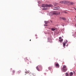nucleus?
Here are the masks:
<instances>
[{
  "instance_id": "obj_1",
  "label": "nucleus",
  "mask_w": 76,
  "mask_h": 76,
  "mask_svg": "<svg viewBox=\"0 0 76 76\" xmlns=\"http://www.w3.org/2000/svg\"><path fill=\"white\" fill-rule=\"evenodd\" d=\"M60 12H51L50 13L49 15L50 16H52L53 15H60Z\"/></svg>"
},
{
  "instance_id": "obj_2",
  "label": "nucleus",
  "mask_w": 76,
  "mask_h": 76,
  "mask_svg": "<svg viewBox=\"0 0 76 76\" xmlns=\"http://www.w3.org/2000/svg\"><path fill=\"white\" fill-rule=\"evenodd\" d=\"M53 5L52 4H43L42 5V7H53Z\"/></svg>"
},
{
  "instance_id": "obj_3",
  "label": "nucleus",
  "mask_w": 76,
  "mask_h": 76,
  "mask_svg": "<svg viewBox=\"0 0 76 76\" xmlns=\"http://www.w3.org/2000/svg\"><path fill=\"white\" fill-rule=\"evenodd\" d=\"M62 69L64 71V72H66V71H67V69L66 68V66L65 65H64L63 66V68H62Z\"/></svg>"
},
{
  "instance_id": "obj_4",
  "label": "nucleus",
  "mask_w": 76,
  "mask_h": 76,
  "mask_svg": "<svg viewBox=\"0 0 76 76\" xmlns=\"http://www.w3.org/2000/svg\"><path fill=\"white\" fill-rule=\"evenodd\" d=\"M38 67H39V68H40V69H41V71L42 70V67L41 66H37L36 67V69L37 70H38V71H40V70H39V69Z\"/></svg>"
},
{
  "instance_id": "obj_5",
  "label": "nucleus",
  "mask_w": 76,
  "mask_h": 76,
  "mask_svg": "<svg viewBox=\"0 0 76 76\" xmlns=\"http://www.w3.org/2000/svg\"><path fill=\"white\" fill-rule=\"evenodd\" d=\"M70 1H65L64 4H69Z\"/></svg>"
},
{
  "instance_id": "obj_6",
  "label": "nucleus",
  "mask_w": 76,
  "mask_h": 76,
  "mask_svg": "<svg viewBox=\"0 0 76 76\" xmlns=\"http://www.w3.org/2000/svg\"><path fill=\"white\" fill-rule=\"evenodd\" d=\"M75 4V3L73 2L69 1V5H73Z\"/></svg>"
},
{
  "instance_id": "obj_7",
  "label": "nucleus",
  "mask_w": 76,
  "mask_h": 76,
  "mask_svg": "<svg viewBox=\"0 0 76 76\" xmlns=\"http://www.w3.org/2000/svg\"><path fill=\"white\" fill-rule=\"evenodd\" d=\"M55 66L56 67H57L58 68H59V67H60V65H59V64H55Z\"/></svg>"
},
{
  "instance_id": "obj_8",
  "label": "nucleus",
  "mask_w": 76,
  "mask_h": 76,
  "mask_svg": "<svg viewBox=\"0 0 76 76\" xmlns=\"http://www.w3.org/2000/svg\"><path fill=\"white\" fill-rule=\"evenodd\" d=\"M73 75V73L72 72H70L69 73V76H72Z\"/></svg>"
},
{
  "instance_id": "obj_9",
  "label": "nucleus",
  "mask_w": 76,
  "mask_h": 76,
  "mask_svg": "<svg viewBox=\"0 0 76 76\" xmlns=\"http://www.w3.org/2000/svg\"><path fill=\"white\" fill-rule=\"evenodd\" d=\"M60 3H62V4H64L65 1H61L60 2Z\"/></svg>"
},
{
  "instance_id": "obj_10",
  "label": "nucleus",
  "mask_w": 76,
  "mask_h": 76,
  "mask_svg": "<svg viewBox=\"0 0 76 76\" xmlns=\"http://www.w3.org/2000/svg\"><path fill=\"white\" fill-rule=\"evenodd\" d=\"M63 39H59V41L60 42H63Z\"/></svg>"
},
{
  "instance_id": "obj_11",
  "label": "nucleus",
  "mask_w": 76,
  "mask_h": 76,
  "mask_svg": "<svg viewBox=\"0 0 76 76\" xmlns=\"http://www.w3.org/2000/svg\"><path fill=\"white\" fill-rule=\"evenodd\" d=\"M56 28H52L51 29V30L53 31H55V30H56Z\"/></svg>"
},
{
  "instance_id": "obj_12",
  "label": "nucleus",
  "mask_w": 76,
  "mask_h": 76,
  "mask_svg": "<svg viewBox=\"0 0 76 76\" xmlns=\"http://www.w3.org/2000/svg\"><path fill=\"white\" fill-rule=\"evenodd\" d=\"M62 19H63V20H66V19L65 18H62Z\"/></svg>"
},
{
  "instance_id": "obj_13",
  "label": "nucleus",
  "mask_w": 76,
  "mask_h": 76,
  "mask_svg": "<svg viewBox=\"0 0 76 76\" xmlns=\"http://www.w3.org/2000/svg\"><path fill=\"white\" fill-rule=\"evenodd\" d=\"M25 60H27V62H28V60H27V58H25Z\"/></svg>"
},
{
  "instance_id": "obj_14",
  "label": "nucleus",
  "mask_w": 76,
  "mask_h": 76,
  "mask_svg": "<svg viewBox=\"0 0 76 76\" xmlns=\"http://www.w3.org/2000/svg\"><path fill=\"white\" fill-rule=\"evenodd\" d=\"M18 73H21V71L20 70H19L17 72Z\"/></svg>"
},
{
  "instance_id": "obj_15",
  "label": "nucleus",
  "mask_w": 76,
  "mask_h": 76,
  "mask_svg": "<svg viewBox=\"0 0 76 76\" xmlns=\"http://www.w3.org/2000/svg\"><path fill=\"white\" fill-rule=\"evenodd\" d=\"M63 45L64 46H65L66 45V43L65 42H63Z\"/></svg>"
},
{
  "instance_id": "obj_16",
  "label": "nucleus",
  "mask_w": 76,
  "mask_h": 76,
  "mask_svg": "<svg viewBox=\"0 0 76 76\" xmlns=\"http://www.w3.org/2000/svg\"><path fill=\"white\" fill-rule=\"evenodd\" d=\"M45 24H47V23H48V21H45Z\"/></svg>"
},
{
  "instance_id": "obj_17",
  "label": "nucleus",
  "mask_w": 76,
  "mask_h": 76,
  "mask_svg": "<svg viewBox=\"0 0 76 76\" xmlns=\"http://www.w3.org/2000/svg\"><path fill=\"white\" fill-rule=\"evenodd\" d=\"M66 76H69V74H68L67 73H66Z\"/></svg>"
},
{
  "instance_id": "obj_18",
  "label": "nucleus",
  "mask_w": 76,
  "mask_h": 76,
  "mask_svg": "<svg viewBox=\"0 0 76 76\" xmlns=\"http://www.w3.org/2000/svg\"><path fill=\"white\" fill-rule=\"evenodd\" d=\"M51 67H48L49 70H51Z\"/></svg>"
},
{
  "instance_id": "obj_19",
  "label": "nucleus",
  "mask_w": 76,
  "mask_h": 76,
  "mask_svg": "<svg viewBox=\"0 0 76 76\" xmlns=\"http://www.w3.org/2000/svg\"><path fill=\"white\" fill-rule=\"evenodd\" d=\"M13 73H15V71L14 70H13L12 71Z\"/></svg>"
},
{
  "instance_id": "obj_20",
  "label": "nucleus",
  "mask_w": 76,
  "mask_h": 76,
  "mask_svg": "<svg viewBox=\"0 0 76 76\" xmlns=\"http://www.w3.org/2000/svg\"><path fill=\"white\" fill-rule=\"evenodd\" d=\"M59 39H61V37H59Z\"/></svg>"
},
{
  "instance_id": "obj_21",
  "label": "nucleus",
  "mask_w": 76,
  "mask_h": 76,
  "mask_svg": "<svg viewBox=\"0 0 76 76\" xmlns=\"http://www.w3.org/2000/svg\"><path fill=\"white\" fill-rule=\"evenodd\" d=\"M44 26H47V25H45Z\"/></svg>"
},
{
  "instance_id": "obj_22",
  "label": "nucleus",
  "mask_w": 76,
  "mask_h": 76,
  "mask_svg": "<svg viewBox=\"0 0 76 76\" xmlns=\"http://www.w3.org/2000/svg\"><path fill=\"white\" fill-rule=\"evenodd\" d=\"M66 42H68V41L67 40H66Z\"/></svg>"
},
{
  "instance_id": "obj_23",
  "label": "nucleus",
  "mask_w": 76,
  "mask_h": 76,
  "mask_svg": "<svg viewBox=\"0 0 76 76\" xmlns=\"http://www.w3.org/2000/svg\"><path fill=\"white\" fill-rule=\"evenodd\" d=\"M28 73H30V74H32V73H31V72H28Z\"/></svg>"
},
{
  "instance_id": "obj_24",
  "label": "nucleus",
  "mask_w": 76,
  "mask_h": 76,
  "mask_svg": "<svg viewBox=\"0 0 76 76\" xmlns=\"http://www.w3.org/2000/svg\"><path fill=\"white\" fill-rule=\"evenodd\" d=\"M38 3H40V2H38Z\"/></svg>"
},
{
  "instance_id": "obj_25",
  "label": "nucleus",
  "mask_w": 76,
  "mask_h": 76,
  "mask_svg": "<svg viewBox=\"0 0 76 76\" xmlns=\"http://www.w3.org/2000/svg\"><path fill=\"white\" fill-rule=\"evenodd\" d=\"M45 8H44V9H43V10H45Z\"/></svg>"
},
{
  "instance_id": "obj_26",
  "label": "nucleus",
  "mask_w": 76,
  "mask_h": 76,
  "mask_svg": "<svg viewBox=\"0 0 76 76\" xmlns=\"http://www.w3.org/2000/svg\"><path fill=\"white\" fill-rule=\"evenodd\" d=\"M30 41H31V39H30Z\"/></svg>"
},
{
  "instance_id": "obj_27",
  "label": "nucleus",
  "mask_w": 76,
  "mask_h": 76,
  "mask_svg": "<svg viewBox=\"0 0 76 76\" xmlns=\"http://www.w3.org/2000/svg\"><path fill=\"white\" fill-rule=\"evenodd\" d=\"M75 10H76V8H75Z\"/></svg>"
},
{
  "instance_id": "obj_28",
  "label": "nucleus",
  "mask_w": 76,
  "mask_h": 76,
  "mask_svg": "<svg viewBox=\"0 0 76 76\" xmlns=\"http://www.w3.org/2000/svg\"><path fill=\"white\" fill-rule=\"evenodd\" d=\"M75 18H76V16H75Z\"/></svg>"
},
{
  "instance_id": "obj_29",
  "label": "nucleus",
  "mask_w": 76,
  "mask_h": 76,
  "mask_svg": "<svg viewBox=\"0 0 76 76\" xmlns=\"http://www.w3.org/2000/svg\"><path fill=\"white\" fill-rule=\"evenodd\" d=\"M57 9H56V10H57Z\"/></svg>"
},
{
  "instance_id": "obj_30",
  "label": "nucleus",
  "mask_w": 76,
  "mask_h": 76,
  "mask_svg": "<svg viewBox=\"0 0 76 76\" xmlns=\"http://www.w3.org/2000/svg\"><path fill=\"white\" fill-rule=\"evenodd\" d=\"M74 73H75V72H74Z\"/></svg>"
},
{
  "instance_id": "obj_31",
  "label": "nucleus",
  "mask_w": 76,
  "mask_h": 76,
  "mask_svg": "<svg viewBox=\"0 0 76 76\" xmlns=\"http://www.w3.org/2000/svg\"><path fill=\"white\" fill-rule=\"evenodd\" d=\"M29 75H30V74H29Z\"/></svg>"
},
{
  "instance_id": "obj_32",
  "label": "nucleus",
  "mask_w": 76,
  "mask_h": 76,
  "mask_svg": "<svg viewBox=\"0 0 76 76\" xmlns=\"http://www.w3.org/2000/svg\"><path fill=\"white\" fill-rule=\"evenodd\" d=\"M75 71H76V70Z\"/></svg>"
}]
</instances>
